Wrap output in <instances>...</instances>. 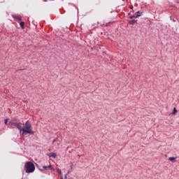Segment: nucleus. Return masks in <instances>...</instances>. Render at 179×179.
Returning <instances> with one entry per match:
<instances>
[{"mask_svg": "<svg viewBox=\"0 0 179 179\" xmlns=\"http://www.w3.org/2000/svg\"><path fill=\"white\" fill-rule=\"evenodd\" d=\"M20 133L22 134V136L24 135H27V134H30L31 135H33L34 134V131L31 129V124L29 122V121H27L24 124V127L20 130Z\"/></svg>", "mask_w": 179, "mask_h": 179, "instance_id": "obj_1", "label": "nucleus"}, {"mask_svg": "<svg viewBox=\"0 0 179 179\" xmlns=\"http://www.w3.org/2000/svg\"><path fill=\"white\" fill-rule=\"evenodd\" d=\"M24 167L26 169L25 171L28 174L30 173H34V171L36 170V166H34V164H33V162H27L25 164Z\"/></svg>", "mask_w": 179, "mask_h": 179, "instance_id": "obj_2", "label": "nucleus"}, {"mask_svg": "<svg viewBox=\"0 0 179 179\" xmlns=\"http://www.w3.org/2000/svg\"><path fill=\"white\" fill-rule=\"evenodd\" d=\"M10 124L16 127L19 131L22 130V127L20 125V124H22V123H15L11 121L10 122Z\"/></svg>", "mask_w": 179, "mask_h": 179, "instance_id": "obj_3", "label": "nucleus"}, {"mask_svg": "<svg viewBox=\"0 0 179 179\" xmlns=\"http://www.w3.org/2000/svg\"><path fill=\"white\" fill-rule=\"evenodd\" d=\"M49 156V157H52L53 159H55V157H57V154L54 153V152H51L50 154L48 155Z\"/></svg>", "mask_w": 179, "mask_h": 179, "instance_id": "obj_4", "label": "nucleus"}, {"mask_svg": "<svg viewBox=\"0 0 179 179\" xmlns=\"http://www.w3.org/2000/svg\"><path fill=\"white\" fill-rule=\"evenodd\" d=\"M51 169V165H49L48 166H43L42 170H50Z\"/></svg>", "mask_w": 179, "mask_h": 179, "instance_id": "obj_5", "label": "nucleus"}, {"mask_svg": "<svg viewBox=\"0 0 179 179\" xmlns=\"http://www.w3.org/2000/svg\"><path fill=\"white\" fill-rule=\"evenodd\" d=\"M176 159H177V158H176V157H169V160H170V162H172V163H175Z\"/></svg>", "mask_w": 179, "mask_h": 179, "instance_id": "obj_6", "label": "nucleus"}, {"mask_svg": "<svg viewBox=\"0 0 179 179\" xmlns=\"http://www.w3.org/2000/svg\"><path fill=\"white\" fill-rule=\"evenodd\" d=\"M136 22H138L136 20H132L131 21H130V24H135Z\"/></svg>", "mask_w": 179, "mask_h": 179, "instance_id": "obj_7", "label": "nucleus"}, {"mask_svg": "<svg viewBox=\"0 0 179 179\" xmlns=\"http://www.w3.org/2000/svg\"><path fill=\"white\" fill-rule=\"evenodd\" d=\"M133 17H135V18L138 17L136 13H134L133 15L130 16V19H133Z\"/></svg>", "mask_w": 179, "mask_h": 179, "instance_id": "obj_8", "label": "nucleus"}, {"mask_svg": "<svg viewBox=\"0 0 179 179\" xmlns=\"http://www.w3.org/2000/svg\"><path fill=\"white\" fill-rule=\"evenodd\" d=\"M136 14L137 15V17H139V16H142V13L138 11L136 13Z\"/></svg>", "mask_w": 179, "mask_h": 179, "instance_id": "obj_9", "label": "nucleus"}, {"mask_svg": "<svg viewBox=\"0 0 179 179\" xmlns=\"http://www.w3.org/2000/svg\"><path fill=\"white\" fill-rule=\"evenodd\" d=\"M57 172L58 173H59L61 176H62V171H61V169H57Z\"/></svg>", "mask_w": 179, "mask_h": 179, "instance_id": "obj_10", "label": "nucleus"}, {"mask_svg": "<svg viewBox=\"0 0 179 179\" xmlns=\"http://www.w3.org/2000/svg\"><path fill=\"white\" fill-rule=\"evenodd\" d=\"M20 26L21 27H24V22H21L20 23Z\"/></svg>", "mask_w": 179, "mask_h": 179, "instance_id": "obj_11", "label": "nucleus"}, {"mask_svg": "<svg viewBox=\"0 0 179 179\" xmlns=\"http://www.w3.org/2000/svg\"><path fill=\"white\" fill-rule=\"evenodd\" d=\"M176 113H177V109H176V108H174L172 114H176Z\"/></svg>", "mask_w": 179, "mask_h": 179, "instance_id": "obj_12", "label": "nucleus"}, {"mask_svg": "<svg viewBox=\"0 0 179 179\" xmlns=\"http://www.w3.org/2000/svg\"><path fill=\"white\" fill-rule=\"evenodd\" d=\"M4 124L6 125V124H8V119H6L4 121Z\"/></svg>", "mask_w": 179, "mask_h": 179, "instance_id": "obj_13", "label": "nucleus"}, {"mask_svg": "<svg viewBox=\"0 0 179 179\" xmlns=\"http://www.w3.org/2000/svg\"><path fill=\"white\" fill-rule=\"evenodd\" d=\"M13 17L15 18V19H18V20H20V18H19V17L13 16Z\"/></svg>", "mask_w": 179, "mask_h": 179, "instance_id": "obj_14", "label": "nucleus"}, {"mask_svg": "<svg viewBox=\"0 0 179 179\" xmlns=\"http://www.w3.org/2000/svg\"><path fill=\"white\" fill-rule=\"evenodd\" d=\"M55 142H57V139H55V140L52 141V143H55Z\"/></svg>", "mask_w": 179, "mask_h": 179, "instance_id": "obj_15", "label": "nucleus"}, {"mask_svg": "<svg viewBox=\"0 0 179 179\" xmlns=\"http://www.w3.org/2000/svg\"><path fill=\"white\" fill-rule=\"evenodd\" d=\"M64 177H65L66 179L67 178L66 175H65Z\"/></svg>", "mask_w": 179, "mask_h": 179, "instance_id": "obj_16", "label": "nucleus"}, {"mask_svg": "<svg viewBox=\"0 0 179 179\" xmlns=\"http://www.w3.org/2000/svg\"><path fill=\"white\" fill-rule=\"evenodd\" d=\"M61 179H64V178L62 177V176H61Z\"/></svg>", "mask_w": 179, "mask_h": 179, "instance_id": "obj_17", "label": "nucleus"}, {"mask_svg": "<svg viewBox=\"0 0 179 179\" xmlns=\"http://www.w3.org/2000/svg\"><path fill=\"white\" fill-rule=\"evenodd\" d=\"M173 22H176V20H173Z\"/></svg>", "mask_w": 179, "mask_h": 179, "instance_id": "obj_18", "label": "nucleus"}, {"mask_svg": "<svg viewBox=\"0 0 179 179\" xmlns=\"http://www.w3.org/2000/svg\"><path fill=\"white\" fill-rule=\"evenodd\" d=\"M50 1H54V0H50Z\"/></svg>", "mask_w": 179, "mask_h": 179, "instance_id": "obj_19", "label": "nucleus"}]
</instances>
